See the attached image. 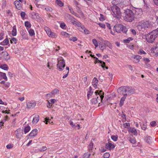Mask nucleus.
<instances>
[{
    "mask_svg": "<svg viewBox=\"0 0 158 158\" xmlns=\"http://www.w3.org/2000/svg\"><path fill=\"white\" fill-rule=\"evenodd\" d=\"M23 37V38L25 39H27V35L26 34V33H24L22 35Z\"/></svg>",
    "mask_w": 158,
    "mask_h": 158,
    "instance_id": "nucleus-60",
    "label": "nucleus"
},
{
    "mask_svg": "<svg viewBox=\"0 0 158 158\" xmlns=\"http://www.w3.org/2000/svg\"><path fill=\"white\" fill-rule=\"evenodd\" d=\"M155 4L158 6V0H153Z\"/></svg>",
    "mask_w": 158,
    "mask_h": 158,
    "instance_id": "nucleus-64",
    "label": "nucleus"
},
{
    "mask_svg": "<svg viewBox=\"0 0 158 158\" xmlns=\"http://www.w3.org/2000/svg\"><path fill=\"white\" fill-rule=\"evenodd\" d=\"M47 107L48 108H50L51 107H53L52 104L49 102L48 101V103L47 104Z\"/></svg>",
    "mask_w": 158,
    "mask_h": 158,
    "instance_id": "nucleus-51",
    "label": "nucleus"
},
{
    "mask_svg": "<svg viewBox=\"0 0 158 158\" xmlns=\"http://www.w3.org/2000/svg\"><path fill=\"white\" fill-rule=\"evenodd\" d=\"M141 127L142 129L143 130H144L146 129V125H145L144 124H143V125H141Z\"/></svg>",
    "mask_w": 158,
    "mask_h": 158,
    "instance_id": "nucleus-61",
    "label": "nucleus"
},
{
    "mask_svg": "<svg viewBox=\"0 0 158 158\" xmlns=\"http://www.w3.org/2000/svg\"><path fill=\"white\" fill-rule=\"evenodd\" d=\"M59 91L58 89H54L52 91L51 93L52 95H55V94H57L58 93H59Z\"/></svg>",
    "mask_w": 158,
    "mask_h": 158,
    "instance_id": "nucleus-32",
    "label": "nucleus"
},
{
    "mask_svg": "<svg viewBox=\"0 0 158 158\" xmlns=\"http://www.w3.org/2000/svg\"><path fill=\"white\" fill-rule=\"evenodd\" d=\"M118 92L120 94L127 97V95L134 94L135 90L131 87L124 86L119 88L118 89Z\"/></svg>",
    "mask_w": 158,
    "mask_h": 158,
    "instance_id": "nucleus-1",
    "label": "nucleus"
},
{
    "mask_svg": "<svg viewBox=\"0 0 158 158\" xmlns=\"http://www.w3.org/2000/svg\"><path fill=\"white\" fill-rule=\"evenodd\" d=\"M29 33V34L31 36H32L35 35V32L34 31L31 29L28 31Z\"/></svg>",
    "mask_w": 158,
    "mask_h": 158,
    "instance_id": "nucleus-39",
    "label": "nucleus"
},
{
    "mask_svg": "<svg viewBox=\"0 0 158 158\" xmlns=\"http://www.w3.org/2000/svg\"><path fill=\"white\" fill-rule=\"evenodd\" d=\"M30 130V127L29 126H28L24 129V132L25 134L27 133Z\"/></svg>",
    "mask_w": 158,
    "mask_h": 158,
    "instance_id": "nucleus-37",
    "label": "nucleus"
},
{
    "mask_svg": "<svg viewBox=\"0 0 158 158\" xmlns=\"http://www.w3.org/2000/svg\"><path fill=\"white\" fill-rule=\"evenodd\" d=\"M130 131L131 132V133L133 134L134 135H137V132L135 128H131L130 129Z\"/></svg>",
    "mask_w": 158,
    "mask_h": 158,
    "instance_id": "nucleus-30",
    "label": "nucleus"
},
{
    "mask_svg": "<svg viewBox=\"0 0 158 158\" xmlns=\"http://www.w3.org/2000/svg\"><path fill=\"white\" fill-rule=\"evenodd\" d=\"M158 35V29L153 30L148 35L146 40L148 42L150 43H153Z\"/></svg>",
    "mask_w": 158,
    "mask_h": 158,
    "instance_id": "nucleus-4",
    "label": "nucleus"
},
{
    "mask_svg": "<svg viewBox=\"0 0 158 158\" xmlns=\"http://www.w3.org/2000/svg\"><path fill=\"white\" fill-rule=\"evenodd\" d=\"M85 27L83 25H81V26L79 27V30L81 31H84L85 30Z\"/></svg>",
    "mask_w": 158,
    "mask_h": 158,
    "instance_id": "nucleus-44",
    "label": "nucleus"
},
{
    "mask_svg": "<svg viewBox=\"0 0 158 158\" xmlns=\"http://www.w3.org/2000/svg\"><path fill=\"white\" fill-rule=\"evenodd\" d=\"M95 93V98L91 100V102L93 104H95L100 101L102 102L104 98V93L102 90H96Z\"/></svg>",
    "mask_w": 158,
    "mask_h": 158,
    "instance_id": "nucleus-3",
    "label": "nucleus"
},
{
    "mask_svg": "<svg viewBox=\"0 0 158 158\" xmlns=\"http://www.w3.org/2000/svg\"><path fill=\"white\" fill-rule=\"evenodd\" d=\"M26 14L24 12H22L21 13V16L22 18H24Z\"/></svg>",
    "mask_w": 158,
    "mask_h": 158,
    "instance_id": "nucleus-53",
    "label": "nucleus"
},
{
    "mask_svg": "<svg viewBox=\"0 0 158 158\" xmlns=\"http://www.w3.org/2000/svg\"><path fill=\"white\" fill-rule=\"evenodd\" d=\"M68 7L70 12L73 14L74 12V11L73 10V8L71 7Z\"/></svg>",
    "mask_w": 158,
    "mask_h": 158,
    "instance_id": "nucleus-55",
    "label": "nucleus"
},
{
    "mask_svg": "<svg viewBox=\"0 0 158 158\" xmlns=\"http://www.w3.org/2000/svg\"><path fill=\"white\" fill-rule=\"evenodd\" d=\"M58 63L57 64V67L59 71H62L63 69L65 67V62L62 57H59L58 58Z\"/></svg>",
    "mask_w": 158,
    "mask_h": 158,
    "instance_id": "nucleus-8",
    "label": "nucleus"
},
{
    "mask_svg": "<svg viewBox=\"0 0 158 158\" xmlns=\"http://www.w3.org/2000/svg\"><path fill=\"white\" fill-rule=\"evenodd\" d=\"M126 98V97L124 95H123V97L121 98L119 104V105L120 106H122L123 105L124 102Z\"/></svg>",
    "mask_w": 158,
    "mask_h": 158,
    "instance_id": "nucleus-20",
    "label": "nucleus"
},
{
    "mask_svg": "<svg viewBox=\"0 0 158 158\" xmlns=\"http://www.w3.org/2000/svg\"><path fill=\"white\" fill-rule=\"evenodd\" d=\"M90 153L88 154L87 153H85L83 155V157L84 158H89L90 156Z\"/></svg>",
    "mask_w": 158,
    "mask_h": 158,
    "instance_id": "nucleus-40",
    "label": "nucleus"
},
{
    "mask_svg": "<svg viewBox=\"0 0 158 158\" xmlns=\"http://www.w3.org/2000/svg\"><path fill=\"white\" fill-rule=\"evenodd\" d=\"M92 42L96 47H97L98 46V42L96 39H93Z\"/></svg>",
    "mask_w": 158,
    "mask_h": 158,
    "instance_id": "nucleus-38",
    "label": "nucleus"
},
{
    "mask_svg": "<svg viewBox=\"0 0 158 158\" xmlns=\"http://www.w3.org/2000/svg\"><path fill=\"white\" fill-rule=\"evenodd\" d=\"M114 29L118 33H120L123 32L126 33L127 31L125 27H124L122 25L120 24L115 25L114 27Z\"/></svg>",
    "mask_w": 158,
    "mask_h": 158,
    "instance_id": "nucleus-7",
    "label": "nucleus"
},
{
    "mask_svg": "<svg viewBox=\"0 0 158 158\" xmlns=\"http://www.w3.org/2000/svg\"><path fill=\"white\" fill-rule=\"evenodd\" d=\"M25 25L26 27L30 28L31 27V25L29 22L28 21L25 22Z\"/></svg>",
    "mask_w": 158,
    "mask_h": 158,
    "instance_id": "nucleus-41",
    "label": "nucleus"
},
{
    "mask_svg": "<svg viewBox=\"0 0 158 158\" xmlns=\"http://www.w3.org/2000/svg\"><path fill=\"white\" fill-rule=\"evenodd\" d=\"M9 41L8 39L6 38L3 41L1 42L0 43V44L3 46L6 45L9 43Z\"/></svg>",
    "mask_w": 158,
    "mask_h": 158,
    "instance_id": "nucleus-21",
    "label": "nucleus"
},
{
    "mask_svg": "<svg viewBox=\"0 0 158 158\" xmlns=\"http://www.w3.org/2000/svg\"><path fill=\"white\" fill-rule=\"evenodd\" d=\"M37 131L38 130L36 129L33 130L29 134L28 136L30 137L29 138L35 136L37 134Z\"/></svg>",
    "mask_w": 158,
    "mask_h": 158,
    "instance_id": "nucleus-10",
    "label": "nucleus"
},
{
    "mask_svg": "<svg viewBox=\"0 0 158 158\" xmlns=\"http://www.w3.org/2000/svg\"><path fill=\"white\" fill-rule=\"evenodd\" d=\"M101 17L99 18V19L100 21H102L104 20V18H103V15L101 14Z\"/></svg>",
    "mask_w": 158,
    "mask_h": 158,
    "instance_id": "nucleus-63",
    "label": "nucleus"
},
{
    "mask_svg": "<svg viewBox=\"0 0 158 158\" xmlns=\"http://www.w3.org/2000/svg\"><path fill=\"white\" fill-rule=\"evenodd\" d=\"M12 35L13 36H15L16 35V29L15 26H14L13 27V29L12 31Z\"/></svg>",
    "mask_w": 158,
    "mask_h": 158,
    "instance_id": "nucleus-25",
    "label": "nucleus"
},
{
    "mask_svg": "<svg viewBox=\"0 0 158 158\" xmlns=\"http://www.w3.org/2000/svg\"><path fill=\"white\" fill-rule=\"evenodd\" d=\"M94 139H93L92 140H94ZM94 144L92 143V139L91 140V142L90 143L89 145L88 146V150L89 151L91 152H92Z\"/></svg>",
    "mask_w": 158,
    "mask_h": 158,
    "instance_id": "nucleus-16",
    "label": "nucleus"
},
{
    "mask_svg": "<svg viewBox=\"0 0 158 158\" xmlns=\"http://www.w3.org/2000/svg\"><path fill=\"white\" fill-rule=\"evenodd\" d=\"M69 40L71 41H72L74 42L77 40V39L75 37H73L69 39Z\"/></svg>",
    "mask_w": 158,
    "mask_h": 158,
    "instance_id": "nucleus-52",
    "label": "nucleus"
},
{
    "mask_svg": "<svg viewBox=\"0 0 158 158\" xmlns=\"http://www.w3.org/2000/svg\"><path fill=\"white\" fill-rule=\"evenodd\" d=\"M45 122V124H48V123L50 124H52L53 122L51 121V119H50L49 117H46L45 119V121H44Z\"/></svg>",
    "mask_w": 158,
    "mask_h": 158,
    "instance_id": "nucleus-24",
    "label": "nucleus"
},
{
    "mask_svg": "<svg viewBox=\"0 0 158 158\" xmlns=\"http://www.w3.org/2000/svg\"><path fill=\"white\" fill-rule=\"evenodd\" d=\"M145 140L147 143H151L152 139L150 136H146Z\"/></svg>",
    "mask_w": 158,
    "mask_h": 158,
    "instance_id": "nucleus-29",
    "label": "nucleus"
},
{
    "mask_svg": "<svg viewBox=\"0 0 158 158\" xmlns=\"http://www.w3.org/2000/svg\"><path fill=\"white\" fill-rule=\"evenodd\" d=\"M17 40L15 38L12 37L10 40V42L11 44H12L13 42H14V43L16 44L17 43Z\"/></svg>",
    "mask_w": 158,
    "mask_h": 158,
    "instance_id": "nucleus-35",
    "label": "nucleus"
},
{
    "mask_svg": "<svg viewBox=\"0 0 158 158\" xmlns=\"http://www.w3.org/2000/svg\"><path fill=\"white\" fill-rule=\"evenodd\" d=\"M100 40L103 41L102 43L104 44L105 46H106L110 47L111 44L109 41L106 40H103L102 39V38H101Z\"/></svg>",
    "mask_w": 158,
    "mask_h": 158,
    "instance_id": "nucleus-18",
    "label": "nucleus"
},
{
    "mask_svg": "<svg viewBox=\"0 0 158 158\" xmlns=\"http://www.w3.org/2000/svg\"><path fill=\"white\" fill-rule=\"evenodd\" d=\"M61 34L66 37H69L70 36V34L64 31H62L61 33Z\"/></svg>",
    "mask_w": 158,
    "mask_h": 158,
    "instance_id": "nucleus-34",
    "label": "nucleus"
},
{
    "mask_svg": "<svg viewBox=\"0 0 158 158\" xmlns=\"http://www.w3.org/2000/svg\"><path fill=\"white\" fill-rule=\"evenodd\" d=\"M98 81V80L97 79V78L94 77V78L93 79V80L92 83L93 86L94 87H95L97 86Z\"/></svg>",
    "mask_w": 158,
    "mask_h": 158,
    "instance_id": "nucleus-17",
    "label": "nucleus"
},
{
    "mask_svg": "<svg viewBox=\"0 0 158 158\" xmlns=\"http://www.w3.org/2000/svg\"><path fill=\"white\" fill-rule=\"evenodd\" d=\"M139 52L141 54H146V52H145L143 49H140L139 50Z\"/></svg>",
    "mask_w": 158,
    "mask_h": 158,
    "instance_id": "nucleus-58",
    "label": "nucleus"
},
{
    "mask_svg": "<svg viewBox=\"0 0 158 158\" xmlns=\"http://www.w3.org/2000/svg\"><path fill=\"white\" fill-rule=\"evenodd\" d=\"M111 139L114 141H117L118 139V136L117 135H113L111 136Z\"/></svg>",
    "mask_w": 158,
    "mask_h": 158,
    "instance_id": "nucleus-36",
    "label": "nucleus"
},
{
    "mask_svg": "<svg viewBox=\"0 0 158 158\" xmlns=\"http://www.w3.org/2000/svg\"><path fill=\"white\" fill-rule=\"evenodd\" d=\"M56 100L54 99H51L50 100V102L51 103V104H54Z\"/></svg>",
    "mask_w": 158,
    "mask_h": 158,
    "instance_id": "nucleus-62",
    "label": "nucleus"
},
{
    "mask_svg": "<svg viewBox=\"0 0 158 158\" xmlns=\"http://www.w3.org/2000/svg\"><path fill=\"white\" fill-rule=\"evenodd\" d=\"M150 124L152 127H154L156 125V123L155 121H153L151 122L150 123Z\"/></svg>",
    "mask_w": 158,
    "mask_h": 158,
    "instance_id": "nucleus-48",
    "label": "nucleus"
},
{
    "mask_svg": "<svg viewBox=\"0 0 158 158\" xmlns=\"http://www.w3.org/2000/svg\"><path fill=\"white\" fill-rule=\"evenodd\" d=\"M130 126V124L128 123H125L123 124V126L125 128H128Z\"/></svg>",
    "mask_w": 158,
    "mask_h": 158,
    "instance_id": "nucleus-46",
    "label": "nucleus"
},
{
    "mask_svg": "<svg viewBox=\"0 0 158 158\" xmlns=\"http://www.w3.org/2000/svg\"><path fill=\"white\" fill-rule=\"evenodd\" d=\"M152 27V24L151 22L148 21L139 22L137 25V28L140 31L144 30L148 28H151Z\"/></svg>",
    "mask_w": 158,
    "mask_h": 158,
    "instance_id": "nucleus-5",
    "label": "nucleus"
},
{
    "mask_svg": "<svg viewBox=\"0 0 158 158\" xmlns=\"http://www.w3.org/2000/svg\"><path fill=\"white\" fill-rule=\"evenodd\" d=\"M127 139L132 144H135L136 143L135 139L132 135H130L127 137Z\"/></svg>",
    "mask_w": 158,
    "mask_h": 158,
    "instance_id": "nucleus-11",
    "label": "nucleus"
},
{
    "mask_svg": "<svg viewBox=\"0 0 158 158\" xmlns=\"http://www.w3.org/2000/svg\"><path fill=\"white\" fill-rule=\"evenodd\" d=\"M65 26V24L64 23H61L60 24V27L62 28H64Z\"/></svg>",
    "mask_w": 158,
    "mask_h": 158,
    "instance_id": "nucleus-59",
    "label": "nucleus"
},
{
    "mask_svg": "<svg viewBox=\"0 0 158 158\" xmlns=\"http://www.w3.org/2000/svg\"><path fill=\"white\" fill-rule=\"evenodd\" d=\"M100 48L101 50H103L106 48L105 46H102V45H99Z\"/></svg>",
    "mask_w": 158,
    "mask_h": 158,
    "instance_id": "nucleus-57",
    "label": "nucleus"
},
{
    "mask_svg": "<svg viewBox=\"0 0 158 158\" xmlns=\"http://www.w3.org/2000/svg\"><path fill=\"white\" fill-rule=\"evenodd\" d=\"M20 129H17L16 130V131H15V132L16 133V137L18 139H19L20 138L21 136V135H20L19 134V133L20 132Z\"/></svg>",
    "mask_w": 158,
    "mask_h": 158,
    "instance_id": "nucleus-31",
    "label": "nucleus"
},
{
    "mask_svg": "<svg viewBox=\"0 0 158 158\" xmlns=\"http://www.w3.org/2000/svg\"><path fill=\"white\" fill-rule=\"evenodd\" d=\"M124 19L127 21L132 22L134 19L135 16L133 11L129 9L124 10L123 13Z\"/></svg>",
    "mask_w": 158,
    "mask_h": 158,
    "instance_id": "nucleus-2",
    "label": "nucleus"
},
{
    "mask_svg": "<svg viewBox=\"0 0 158 158\" xmlns=\"http://www.w3.org/2000/svg\"><path fill=\"white\" fill-rule=\"evenodd\" d=\"M2 74L1 76H2L3 78L4 79L6 80H7V78L6 76V74L5 73H1Z\"/></svg>",
    "mask_w": 158,
    "mask_h": 158,
    "instance_id": "nucleus-49",
    "label": "nucleus"
},
{
    "mask_svg": "<svg viewBox=\"0 0 158 158\" xmlns=\"http://www.w3.org/2000/svg\"><path fill=\"white\" fill-rule=\"evenodd\" d=\"M56 3L60 7H62L64 6V4L60 0H56Z\"/></svg>",
    "mask_w": 158,
    "mask_h": 158,
    "instance_id": "nucleus-28",
    "label": "nucleus"
},
{
    "mask_svg": "<svg viewBox=\"0 0 158 158\" xmlns=\"http://www.w3.org/2000/svg\"><path fill=\"white\" fill-rule=\"evenodd\" d=\"M133 57L136 60V61H135L136 62H138L139 60L142 58L141 56L138 55L134 56Z\"/></svg>",
    "mask_w": 158,
    "mask_h": 158,
    "instance_id": "nucleus-26",
    "label": "nucleus"
},
{
    "mask_svg": "<svg viewBox=\"0 0 158 158\" xmlns=\"http://www.w3.org/2000/svg\"><path fill=\"white\" fill-rule=\"evenodd\" d=\"M89 90L87 94V96L88 99H89V98L91 96L93 93V91H92L91 87V86L89 87Z\"/></svg>",
    "mask_w": 158,
    "mask_h": 158,
    "instance_id": "nucleus-23",
    "label": "nucleus"
},
{
    "mask_svg": "<svg viewBox=\"0 0 158 158\" xmlns=\"http://www.w3.org/2000/svg\"><path fill=\"white\" fill-rule=\"evenodd\" d=\"M111 10V14L114 17L118 19L120 18L121 16V12L119 8L116 6H114L112 7Z\"/></svg>",
    "mask_w": 158,
    "mask_h": 158,
    "instance_id": "nucleus-6",
    "label": "nucleus"
},
{
    "mask_svg": "<svg viewBox=\"0 0 158 158\" xmlns=\"http://www.w3.org/2000/svg\"><path fill=\"white\" fill-rule=\"evenodd\" d=\"M65 16L68 17L72 22H73L75 19L74 18L68 14H66L65 15Z\"/></svg>",
    "mask_w": 158,
    "mask_h": 158,
    "instance_id": "nucleus-27",
    "label": "nucleus"
},
{
    "mask_svg": "<svg viewBox=\"0 0 158 158\" xmlns=\"http://www.w3.org/2000/svg\"><path fill=\"white\" fill-rule=\"evenodd\" d=\"M6 147L7 149H10L13 147V145L11 144H8Z\"/></svg>",
    "mask_w": 158,
    "mask_h": 158,
    "instance_id": "nucleus-50",
    "label": "nucleus"
},
{
    "mask_svg": "<svg viewBox=\"0 0 158 158\" xmlns=\"http://www.w3.org/2000/svg\"><path fill=\"white\" fill-rule=\"evenodd\" d=\"M14 3L17 9L20 10L21 9V4L19 2L16 1L14 2Z\"/></svg>",
    "mask_w": 158,
    "mask_h": 158,
    "instance_id": "nucleus-15",
    "label": "nucleus"
},
{
    "mask_svg": "<svg viewBox=\"0 0 158 158\" xmlns=\"http://www.w3.org/2000/svg\"><path fill=\"white\" fill-rule=\"evenodd\" d=\"M1 53L2 54H3V56L4 58L5 57L9 55L8 53L6 51L5 52H2Z\"/></svg>",
    "mask_w": 158,
    "mask_h": 158,
    "instance_id": "nucleus-47",
    "label": "nucleus"
},
{
    "mask_svg": "<svg viewBox=\"0 0 158 158\" xmlns=\"http://www.w3.org/2000/svg\"><path fill=\"white\" fill-rule=\"evenodd\" d=\"M110 156V154L108 152H106L105 153L103 156L104 158H108Z\"/></svg>",
    "mask_w": 158,
    "mask_h": 158,
    "instance_id": "nucleus-42",
    "label": "nucleus"
},
{
    "mask_svg": "<svg viewBox=\"0 0 158 158\" xmlns=\"http://www.w3.org/2000/svg\"><path fill=\"white\" fill-rule=\"evenodd\" d=\"M66 70L65 71H64L63 72H64L65 73H66L65 75L63 76V78H66L68 76V75L69 73V68L68 67H66Z\"/></svg>",
    "mask_w": 158,
    "mask_h": 158,
    "instance_id": "nucleus-22",
    "label": "nucleus"
},
{
    "mask_svg": "<svg viewBox=\"0 0 158 158\" xmlns=\"http://www.w3.org/2000/svg\"><path fill=\"white\" fill-rule=\"evenodd\" d=\"M27 107L28 109H31L34 107L36 105V103L35 101H31L28 102L27 103Z\"/></svg>",
    "mask_w": 158,
    "mask_h": 158,
    "instance_id": "nucleus-9",
    "label": "nucleus"
},
{
    "mask_svg": "<svg viewBox=\"0 0 158 158\" xmlns=\"http://www.w3.org/2000/svg\"><path fill=\"white\" fill-rule=\"evenodd\" d=\"M44 9L46 10L47 11H49L50 12H52L53 10L52 8L48 6H47L46 7H45Z\"/></svg>",
    "mask_w": 158,
    "mask_h": 158,
    "instance_id": "nucleus-43",
    "label": "nucleus"
},
{
    "mask_svg": "<svg viewBox=\"0 0 158 158\" xmlns=\"http://www.w3.org/2000/svg\"><path fill=\"white\" fill-rule=\"evenodd\" d=\"M39 120V116L37 115H35V117L33 118L32 121V123L33 124H36Z\"/></svg>",
    "mask_w": 158,
    "mask_h": 158,
    "instance_id": "nucleus-14",
    "label": "nucleus"
},
{
    "mask_svg": "<svg viewBox=\"0 0 158 158\" xmlns=\"http://www.w3.org/2000/svg\"><path fill=\"white\" fill-rule=\"evenodd\" d=\"M106 148L109 150L111 149L112 148H113L115 147V146L111 143L108 142L106 145Z\"/></svg>",
    "mask_w": 158,
    "mask_h": 158,
    "instance_id": "nucleus-13",
    "label": "nucleus"
},
{
    "mask_svg": "<svg viewBox=\"0 0 158 158\" xmlns=\"http://www.w3.org/2000/svg\"><path fill=\"white\" fill-rule=\"evenodd\" d=\"M0 68L4 70H7L8 69V67L6 64H2L0 66Z\"/></svg>",
    "mask_w": 158,
    "mask_h": 158,
    "instance_id": "nucleus-33",
    "label": "nucleus"
},
{
    "mask_svg": "<svg viewBox=\"0 0 158 158\" xmlns=\"http://www.w3.org/2000/svg\"><path fill=\"white\" fill-rule=\"evenodd\" d=\"M31 17L33 19H36L39 17L38 14L35 12H33L31 14Z\"/></svg>",
    "mask_w": 158,
    "mask_h": 158,
    "instance_id": "nucleus-19",
    "label": "nucleus"
},
{
    "mask_svg": "<svg viewBox=\"0 0 158 158\" xmlns=\"http://www.w3.org/2000/svg\"><path fill=\"white\" fill-rule=\"evenodd\" d=\"M47 149V148L46 147L44 146L42 147L41 149L40 150V152L44 151L46 150Z\"/></svg>",
    "mask_w": 158,
    "mask_h": 158,
    "instance_id": "nucleus-56",
    "label": "nucleus"
},
{
    "mask_svg": "<svg viewBox=\"0 0 158 158\" xmlns=\"http://www.w3.org/2000/svg\"><path fill=\"white\" fill-rule=\"evenodd\" d=\"M48 35L50 37L52 38H56L57 37V35L54 33L50 31H46Z\"/></svg>",
    "mask_w": 158,
    "mask_h": 158,
    "instance_id": "nucleus-12",
    "label": "nucleus"
},
{
    "mask_svg": "<svg viewBox=\"0 0 158 158\" xmlns=\"http://www.w3.org/2000/svg\"><path fill=\"white\" fill-rule=\"evenodd\" d=\"M133 39L131 38H129L127 39L124 40V42L126 43H129L131 40H132Z\"/></svg>",
    "mask_w": 158,
    "mask_h": 158,
    "instance_id": "nucleus-45",
    "label": "nucleus"
},
{
    "mask_svg": "<svg viewBox=\"0 0 158 158\" xmlns=\"http://www.w3.org/2000/svg\"><path fill=\"white\" fill-rule=\"evenodd\" d=\"M98 25L100 27L103 28H105V24L102 23H99Z\"/></svg>",
    "mask_w": 158,
    "mask_h": 158,
    "instance_id": "nucleus-54",
    "label": "nucleus"
}]
</instances>
